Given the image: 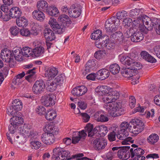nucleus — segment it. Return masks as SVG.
<instances>
[{
	"mask_svg": "<svg viewBox=\"0 0 160 160\" xmlns=\"http://www.w3.org/2000/svg\"><path fill=\"white\" fill-rule=\"evenodd\" d=\"M140 12L139 9H135L131 10L129 12L130 16L134 18H138L139 13Z\"/></svg>",
	"mask_w": 160,
	"mask_h": 160,
	"instance_id": "864d4df0",
	"label": "nucleus"
},
{
	"mask_svg": "<svg viewBox=\"0 0 160 160\" xmlns=\"http://www.w3.org/2000/svg\"><path fill=\"white\" fill-rule=\"evenodd\" d=\"M9 30L11 34L14 36H16L20 32L19 28L16 26L12 27Z\"/></svg>",
	"mask_w": 160,
	"mask_h": 160,
	"instance_id": "5fc2aeb1",
	"label": "nucleus"
},
{
	"mask_svg": "<svg viewBox=\"0 0 160 160\" xmlns=\"http://www.w3.org/2000/svg\"><path fill=\"white\" fill-rule=\"evenodd\" d=\"M58 71L57 68L53 67L48 68L45 73L46 77H47L48 79H52L58 74Z\"/></svg>",
	"mask_w": 160,
	"mask_h": 160,
	"instance_id": "f3484780",
	"label": "nucleus"
},
{
	"mask_svg": "<svg viewBox=\"0 0 160 160\" xmlns=\"http://www.w3.org/2000/svg\"><path fill=\"white\" fill-rule=\"evenodd\" d=\"M144 128V123L139 119H132L130 122L129 130L135 135H137L141 132Z\"/></svg>",
	"mask_w": 160,
	"mask_h": 160,
	"instance_id": "20e7f679",
	"label": "nucleus"
},
{
	"mask_svg": "<svg viewBox=\"0 0 160 160\" xmlns=\"http://www.w3.org/2000/svg\"><path fill=\"white\" fill-rule=\"evenodd\" d=\"M131 63L128 65L130 66L129 67L125 68L122 72V75L129 79L136 74H137L138 72V70L142 68L141 64L139 62H135Z\"/></svg>",
	"mask_w": 160,
	"mask_h": 160,
	"instance_id": "f03ea898",
	"label": "nucleus"
},
{
	"mask_svg": "<svg viewBox=\"0 0 160 160\" xmlns=\"http://www.w3.org/2000/svg\"><path fill=\"white\" fill-rule=\"evenodd\" d=\"M66 28V27L64 26L62 23H58L52 29L56 33L61 34L64 32Z\"/></svg>",
	"mask_w": 160,
	"mask_h": 160,
	"instance_id": "c756f323",
	"label": "nucleus"
},
{
	"mask_svg": "<svg viewBox=\"0 0 160 160\" xmlns=\"http://www.w3.org/2000/svg\"><path fill=\"white\" fill-rule=\"evenodd\" d=\"M108 138L110 142H112L116 139V133L114 132H111L108 135Z\"/></svg>",
	"mask_w": 160,
	"mask_h": 160,
	"instance_id": "338daca9",
	"label": "nucleus"
},
{
	"mask_svg": "<svg viewBox=\"0 0 160 160\" xmlns=\"http://www.w3.org/2000/svg\"><path fill=\"white\" fill-rule=\"evenodd\" d=\"M99 130L100 132L103 135H106L108 131L107 128L104 125L99 126Z\"/></svg>",
	"mask_w": 160,
	"mask_h": 160,
	"instance_id": "0e129e2a",
	"label": "nucleus"
},
{
	"mask_svg": "<svg viewBox=\"0 0 160 160\" xmlns=\"http://www.w3.org/2000/svg\"><path fill=\"white\" fill-rule=\"evenodd\" d=\"M55 139L53 135L48 132L43 133L42 136L41 140L47 144H52L55 142Z\"/></svg>",
	"mask_w": 160,
	"mask_h": 160,
	"instance_id": "f8f14e48",
	"label": "nucleus"
},
{
	"mask_svg": "<svg viewBox=\"0 0 160 160\" xmlns=\"http://www.w3.org/2000/svg\"><path fill=\"white\" fill-rule=\"evenodd\" d=\"M32 146L34 149H37L41 146V143L38 141H33L31 142Z\"/></svg>",
	"mask_w": 160,
	"mask_h": 160,
	"instance_id": "bf43d9fd",
	"label": "nucleus"
},
{
	"mask_svg": "<svg viewBox=\"0 0 160 160\" xmlns=\"http://www.w3.org/2000/svg\"><path fill=\"white\" fill-rule=\"evenodd\" d=\"M58 23H62L64 26L67 27L71 23V21L69 17L65 14H62L58 18Z\"/></svg>",
	"mask_w": 160,
	"mask_h": 160,
	"instance_id": "2eb2a0df",
	"label": "nucleus"
},
{
	"mask_svg": "<svg viewBox=\"0 0 160 160\" xmlns=\"http://www.w3.org/2000/svg\"><path fill=\"white\" fill-rule=\"evenodd\" d=\"M80 115L82 116L83 121L88 122L89 120L90 117L86 113H80Z\"/></svg>",
	"mask_w": 160,
	"mask_h": 160,
	"instance_id": "052dcab7",
	"label": "nucleus"
},
{
	"mask_svg": "<svg viewBox=\"0 0 160 160\" xmlns=\"http://www.w3.org/2000/svg\"><path fill=\"white\" fill-rule=\"evenodd\" d=\"M57 116L56 112L53 110L48 111L45 115V118L48 120L52 121L55 119Z\"/></svg>",
	"mask_w": 160,
	"mask_h": 160,
	"instance_id": "e433bc0d",
	"label": "nucleus"
},
{
	"mask_svg": "<svg viewBox=\"0 0 160 160\" xmlns=\"http://www.w3.org/2000/svg\"><path fill=\"white\" fill-rule=\"evenodd\" d=\"M36 112L40 115H45L46 109L42 106H38L36 109Z\"/></svg>",
	"mask_w": 160,
	"mask_h": 160,
	"instance_id": "3c124183",
	"label": "nucleus"
},
{
	"mask_svg": "<svg viewBox=\"0 0 160 160\" xmlns=\"http://www.w3.org/2000/svg\"><path fill=\"white\" fill-rule=\"evenodd\" d=\"M11 123L8 126V129L9 131L11 134V136H12V134L14 133L15 132V130L17 128V126H15L14 124H13L12 122H10Z\"/></svg>",
	"mask_w": 160,
	"mask_h": 160,
	"instance_id": "680f3d73",
	"label": "nucleus"
},
{
	"mask_svg": "<svg viewBox=\"0 0 160 160\" xmlns=\"http://www.w3.org/2000/svg\"><path fill=\"white\" fill-rule=\"evenodd\" d=\"M95 61V60L93 59L88 60L86 65L87 70L89 69L91 71L95 69L96 67Z\"/></svg>",
	"mask_w": 160,
	"mask_h": 160,
	"instance_id": "58836bf2",
	"label": "nucleus"
},
{
	"mask_svg": "<svg viewBox=\"0 0 160 160\" xmlns=\"http://www.w3.org/2000/svg\"><path fill=\"white\" fill-rule=\"evenodd\" d=\"M144 36L143 34L141 32L137 31V30H136L132 37L131 38L132 41L135 42H139L143 39Z\"/></svg>",
	"mask_w": 160,
	"mask_h": 160,
	"instance_id": "cd10ccee",
	"label": "nucleus"
},
{
	"mask_svg": "<svg viewBox=\"0 0 160 160\" xmlns=\"http://www.w3.org/2000/svg\"><path fill=\"white\" fill-rule=\"evenodd\" d=\"M92 134L95 135V137L97 138L98 137H101V134L99 133L100 132L99 126H96L93 130L92 131Z\"/></svg>",
	"mask_w": 160,
	"mask_h": 160,
	"instance_id": "e2e57ef3",
	"label": "nucleus"
},
{
	"mask_svg": "<svg viewBox=\"0 0 160 160\" xmlns=\"http://www.w3.org/2000/svg\"><path fill=\"white\" fill-rule=\"evenodd\" d=\"M15 114L13 115L12 118H11L10 120V122H12L13 124H14L15 126H18L20 124L22 123L23 122V118L21 117H18Z\"/></svg>",
	"mask_w": 160,
	"mask_h": 160,
	"instance_id": "72a5a7b5",
	"label": "nucleus"
},
{
	"mask_svg": "<svg viewBox=\"0 0 160 160\" xmlns=\"http://www.w3.org/2000/svg\"><path fill=\"white\" fill-rule=\"evenodd\" d=\"M46 12L50 16H54L56 17L57 14L59 13V11L56 8L49 6L47 12Z\"/></svg>",
	"mask_w": 160,
	"mask_h": 160,
	"instance_id": "79ce46f5",
	"label": "nucleus"
},
{
	"mask_svg": "<svg viewBox=\"0 0 160 160\" xmlns=\"http://www.w3.org/2000/svg\"><path fill=\"white\" fill-rule=\"evenodd\" d=\"M141 57L145 60L151 63L156 62V60L147 52L143 51L141 52Z\"/></svg>",
	"mask_w": 160,
	"mask_h": 160,
	"instance_id": "393cba45",
	"label": "nucleus"
},
{
	"mask_svg": "<svg viewBox=\"0 0 160 160\" xmlns=\"http://www.w3.org/2000/svg\"><path fill=\"white\" fill-rule=\"evenodd\" d=\"M159 139V137L156 134L151 135L147 138V141L150 143L154 144L157 142Z\"/></svg>",
	"mask_w": 160,
	"mask_h": 160,
	"instance_id": "a18cd8bd",
	"label": "nucleus"
},
{
	"mask_svg": "<svg viewBox=\"0 0 160 160\" xmlns=\"http://www.w3.org/2000/svg\"><path fill=\"white\" fill-rule=\"evenodd\" d=\"M84 136V137L87 136L86 133L84 132V130H82L81 132H73L72 135V137H76L77 136Z\"/></svg>",
	"mask_w": 160,
	"mask_h": 160,
	"instance_id": "4d7b16f0",
	"label": "nucleus"
},
{
	"mask_svg": "<svg viewBox=\"0 0 160 160\" xmlns=\"http://www.w3.org/2000/svg\"><path fill=\"white\" fill-rule=\"evenodd\" d=\"M43 12L38 10H34L32 13V16L34 18L40 21H42L45 18V16Z\"/></svg>",
	"mask_w": 160,
	"mask_h": 160,
	"instance_id": "bb28decb",
	"label": "nucleus"
},
{
	"mask_svg": "<svg viewBox=\"0 0 160 160\" xmlns=\"http://www.w3.org/2000/svg\"><path fill=\"white\" fill-rule=\"evenodd\" d=\"M17 25L20 27H26L28 24V20L24 17L18 18L16 19Z\"/></svg>",
	"mask_w": 160,
	"mask_h": 160,
	"instance_id": "2f4dec72",
	"label": "nucleus"
},
{
	"mask_svg": "<svg viewBox=\"0 0 160 160\" xmlns=\"http://www.w3.org/2000/svg\"><path fill=\"white\" fill-rule=\"evenodd\" d=\"M44 34L47 41H52L55 38L54 33L49 28H46L44 31Z\"/></svg>",
	"mask_w": 160,
	"mask_h": 160,
	"instance_id": "412c9836",
	"label": "nucleus"
},
{
	"mask_svg": "<svg viewBox=\"0 0 160 160\" xmlns=\"http://www.w3.org/2000/svg\"><path fill=\"white\" fill-rule=\"evenodd\" d=\"M129 126L130 122L129 124L125 122L122 123L120 125V133H123V134L125 135V136H128V129H129Z\"/></svg>",
	"mask_w": 160,
	"mask_h": 160,
	"instance_id": "c85d7f7f",
	"label": "nucleus"
},
{
	"mask_svg": "<svg viewBox=\"0 0 160 160\" xmlns=\"http://www.w3.org/2000/svg\"><path fill=\"white\" fill-rule=\"evenodd\" d=\"M20 33L21 35L24 37H29L31 34L37 35L38 34L37 31L34 32L32 31L30 32L28 29L26 28L21 29L20 30Z\"/></svg>",
	"mask_w": 160,
	"mask_h": 160,
	"instance_id": "7c9ffc66",
	"label": "nucleus"
},
{
	"mask_svg": "<svg viewBox=\"0 0 160 160\" xmlns=\"http://www.w3.org/2000/svg\"><path fill=\"white\" fill-rule=\"evenodd\" d=\"M109 70L113 74L118 73L120 70V68L118 64L114 63L111 64L109 67Z\"/></svg>",
	"mask_w": 160,
	"mask_h": 160,
	"instance_id": "a19ab883",
	"label": "nucleus"
},
{
	"mask_svg": "<svg viewBox=\"0 0 160 160\" xmlns=\"http://www.w3.org/2000/svg\"><path fill=\"white\" fill-rule=\"evenodd\" d=\"M90 140L93 142L94 148L98 150H101L104 149L107 144V141L101 137H94Z\"/></svg>",
	"mask_w": 160,
	"mask_h": 160,
	"instance_id": "423d86ee",
	"label": "nucleus"
},
{
	"mask_svg": "<svg viewBox=\"0 0 160 160\" xmlns=\"http://www.w3.org/2000/svg\"><path fill=\"white\" fill-rule=\"evenodd\" d=\"M30 126L28 124H24L20 127L19 128V132L20 133L26 136L28 132L30 131Z\"/></svg>",
	"mask_w": 160,
	"mask_h": 160,
	"instance_id": "c03bdc74",
	"label": "nucleus"
},
{
	"mask_svg": "<svg viewBox=\"0 0 160 160\" xmlns=\"http://www.w3.org/2000/svg\"><path fill=\"white\" fill-rule=\"evenodd\" d=\"M23 53V52L22 50L16 49L12 50L11 57H13L17 60H19V58H21V55H22Z\"/></svg>",
	"mask_w": 160,
	"mask_h": 160,
	"instance_id": "c9c22d12",
	"label": "nucleus"
},
{
	"mask_svg": "<svg viewBox=\"0 0 160 160\" xmlns=\"http://www.w3.org/2000/svg\"><path fill=\"white\" fill-rule=\"evenodd\" d=\"M45 88L44 82L42 80L36 81L33 86L32 91L35 94H39L44 91Z\"/></svg>",
	"mask_w": 160,
	"mask_h": 160,
	"instance_id": "1a4fd4ad",
	"label": "nucleus"
},
{
	"mask_svg": "<svg viewBox=\"0 0 160 160\" xmlns=\"http://www.w3.org/2000/svg\"><path fill=\"white\" fill-rule=\"evenodd\" d=\"M87 91V88L84 86H80L74 88L71 91L74 95L80 96L84 94Z\"/></svg>",
	"mask_w": 160,
	"mask_h": 160,
	"instance_id": "ddd939ff",
	"label": "nucleus"
},
{
	"mask_svg": "<svg viewBox=\"0 0 160 160\" xmlns=\"http://www.w3.org/2000/svg\"><path fill=\"white\" fill-rule=\"evenodd\" d=\"M44 52V48L40 46L33 49V57H38L42 55Z\"/></svg>",
	"mask_w": 160,
	"mask_h": 160,
	"instance_id": "473e14b6",
	"label": "nucleus"
},
{
	"mask_svg": "<svg viewBox=\"0 0 160 160\" xmlns=\"http://www.w3.org/2000/svg\"><path fill=\"white\" fill-rule=\"evenodd\" d=\"M103 87H98L95 90L97 92L101 95L106 94V100H103L104 102H106L107 108L110 109V112L113 108H115L118 105V103L115 101L119 97V94L117 91L111 89L109 91L105 89L102 90Z\"/></svg>",
	"mask_w": 160,
	"mask_h": 160,
	"instance_id": "f257e3e1",
	"label": "nucleus"
},
{
	"mask_svg": "<svg viewBox=\"0 0 160 160\" xmlns=\"http://www.w3.org/2000/svg\"><path fill=\"white\" fill-rule=\"evenodd\" d=\"M93 128V125L91 124L88 125H87L85 127V130L88 134V136L90 137V140L93 138L95 137V136H96V134L94 135L92 134Z\"/></svg>",
	"mask_w": 160,
	"mask_h": 160,
	"instance_id": "37998d69",
	"label": "nucleus"
},
{
	"mask_svg": "<svg viewBox=\"0 0 160 160\" xmlns=\"http://www.w3.org/2000/svg\"><path fill=\"white\" fill-rule=\"evenodd\" d=\"M145 152L144 151L140 148H138L134 149V155L137 156L138 160L141 157V155H143Z\"/></svg>",
	"mask_w": 160,
	"mask_h": 160,
	"instance_id": "603ef678",
	"label": "nucleus"
},
{
	"mask_svg": "<svg viewBox=\"0 0 160 160\" xmlns=\"http://www.w3.org/2000/svg\"><path fill=\"white\" fill-rule=\"evenodd\" d=\"M109 41V37L108 35L101 36L99 39L96 42L95 45L96 47L100 48L107 47L108 44H110Z\"/></svg>",
	"mask_w": 160,
	"mask_h": 160,
	"instance_id": "9d476101",
	"label": "nucleus"
},
{
	"mask_svg": "<svg viewBox=\"0 0 160 160\" xmlns=\"http://www.w3.org/2000/svg\"><path fill=\"white\" fill-rule=\"evenodd\" d=\"M26 136H28L31 138L35 139L37 138V134L35 131L30 129V131L28 132Z\"/></svg>",
	"mask_w": 160,
	"mask_h": 160,
	"instance_id": "13d9d810",
	"label": "nucleus"
},
{
	"mask_svg": "<svg viewBox=\"0 0 160 160\" xmlns=\"http://www.w3.org/2000/svg\"><path fill=\"white\" fill-rule=\"evenodd\" d=\"M136 30V28H130L128 29L126 32L124 33L125 36L127 38H129L133 37Z\"/></svg>",
	"mask_w": 160,
	"mask_h": 160,
	"instance_id": "8fccbe9b",
	"label": "nucleus"
},
{
	"mask_svg": "<svg viewBox=\"0 0 160 160\" xmlns=\"http://www.w3.org/2000/svg\"><path fill=\"white\" fill-rule=\"evenodd\" d=\"M54 152H58L56 155V160H70L75 158H81L84 155L83 153H78L72 156V157L68 158L70 152L68 150H63L59 147L53 149Z\"/></svg>",
	"mask_w": 160,
	"mask_h": 160,
	"instance_id": "7ed1b4c3",
	"label": "nucleus"
},
{
	"mask_svg": "<svg viewBox=\"0 0 160 160\" xmlns=\"http://www.w3.org/2000/svg\"><path fill=\"white\" fill-rule=\"evenodd\" d=\"M128 16V13L125 11H122L118 12L116 14V16L112 17L113 18H114L116 21L117 24H120V20L122 19H124L126 18Z\"/></svg>",
	"mask_w": 160,
	"mask_h": 160,
	"instance_id": "b1692460",
	"label": "nucleus"
},
{
	"mask_svg": "<svg viewBox=\"0 0 160 160\" xmlns=\"http://www.w3.org/2000/svg\"><path fill=\"white\" fill-rule=\"evenodd\" d=\"M105 53V51L99 50L96 52L94 54V57L97 59H100L102 57V55Z\"/></svg>",
	"mask_w": 160,
	"mask_h": 160,
	"instance_id": "69168bd1",
	"label": "nucleus"
},
{
	"mask_svg": "<svg viewBox=\"0 0 160 160\" xmlns=\"http://www.w3.org/2000/svg\"><path fill=\"white\" fill-rule=\"evenodd\" d=\"M121 61L125 65H129L131 63L135 62L132 58L127 56H122L121 59Z\"/></svg>",
	"mask_w": 160,
	"mask_h": 160,
	"instance_id": "ea45409f",
	"label": "nucleus"
},
{
	"mask_svg": "<svg viewBox=\"0 0 160 160\" xmlns=\"http://www.w3.org/2000/svg\"><path fill=\"white\" fill-rule=\"evenodd\" d=\"M120 133L121 135L118 134L117 135V136L119 139L123 140L122 142V144H128V142H130L132 143H133L134 141L132 140V138L130 137L126 138L127 136H125V135L123 134V133Z\"/></svg>",
	"mask_w": 160,
	"mask_h": 160,
	"instance_id": "a878e982",
	"label": "nucleus"
},
{
	"mask_svg": "<svg viewBox=\"0 0 160 160\" xmlns=\"http://www.w3.org/2000/svg\"><path fill=\"white\" fill-rule=\"evenodd\" d=\"M152 22L153 24L154 28L156 33L160 35V19L154 18Z\"/></svg>",
	"mask_w": 160,
	"mask_h": 160,
	"instance_id": "f704fd0d",
	"label": "nucleus"
},
{
	"mask_svg": "<svg viewBox=\"0 0 160 160\" xmlns=\"http://www.w3.org/2000/svg\"><path fill=\"white\" fill-rule=\"evenodd\" d=\"M14 58L13 57L11 56L5 61V62L8 63V64L10 67H12L14 65Z\"/></svg>",
	"mask_w": 160,
	"mask_h": 160,
	"instance_id": "774afa93",
	"label": "nucleus"
},
{
	"mask_svg": "<svg viewBox=\"0 0 160 160\" xmlns=\"http://www.w3.org/2000/svg\"><path fill=\"white\" fill-rule=\"evenodd\" d=\"M23 53L22 55L26 57L32 56L33 57V49L28 47H24L22 48Z\"/></svg>",
	"mask_w": 160,
	"mask_h": 160,
	"instance_id": "49530a36",
	"label": "nucleus"
},
{
	"mask_svg": "<svg viewBox=\"0 0 160 160\" xmlns=\"http://www.w3.org/2000/svg\"><path fill=\"white\" fill-rule=\"evenodd\" d=\"M130 148V147L129 146L120 147V149L118 152V157L123 160H126L128 159L130 156L128 151Z\"/></svg>",
	"mask_w": 160,
	"mask_h": 160,
	"instance_id": "9b49d317",
	"label": "nucleus"
},
{
	"mask_svg": "<svg viewBox=\"0 0 160 160\" xmlns=\"http://www.w3.org/2000/svg\"><path fill=\"white\" fill-rule=\"evenodd\" d=\"M37 7L38 10L46 12H47L49 7L48 6V4L46 1L42 0L37 2Z\"/></svg>",
	"mask_w": 160,
	"mask_h": 160,
	"instance_id": "5701e85b",
	"label": "nucleus"
},
{
	"mask_svg": "<svg viewBox=\"0 0 160 160\" xmlns=\"http://www.w3.org/2000/svg\"><path fill=\"white\" fill-rule=\"evenodd\" d=\"M79 11L77 9L74 10H69L68 15L71 18H77L80 15L81 12Z\"/></svg>",
	"mask_w": 160,
	"mask_h": 160,
	"instance_id": "de8ad7c7",
	"label": "nucleus"
},
{
	"mask_svg": "<svg viewBox=\"0 0 160 160\" xmlns=\"http://www.w3.org/2000/svg\"><path fill=\"white\" fill-rule=\"evenodd\" d=\"M57 86V84L53 79H49L47 80L45 84L46 89L51 92L55 90Z\"/></svg>",
	"mask_w": 160,
	"mask_h": 160,
	"instance_id": "4be33fe9",
	"label": "nucleus"
},
{
	"mask_svg": "<svg viewBox=\"0 0 160 160\" xmlns=\"http://www.w3.org/2000/svg\"><path fill=\"white\" fill-rule=\"evenodd\" d=\"M54 95L51 93H46L42 96L41 99L42 104L46 107H51L55 104L53 99Z\"/></svg>",
	"mask_w": 160,
	"mask_h": 160,
	"instance_id": "6e6552de",
	"label": "nucleus"
},
{
	"mask_svg": "<svg viewBox=\"0 0 160 160\" xmlns=\"http://www.w3.org/2000/svg\"><path fill=\"white\" fill-rule=\"evenodd\" d=\"M112 17L108 19L105 23V28L107 32H113L118 29V26L119 24H117L116 21Z\"/></svg>",
	"mask_w": 160,
	"mask_h": 160,
	"instance_id": "0eeeda50",
	"label": "nucleus"
},
{
	"mask_svg": "<svg viewBox=\"0 0 160 160\" xmlns=\"http://www.w3.org/2000/svg\"><path fill=\"white\" fill-rule=\"evenodd\" d=\"M12 105L8 109V115H14L16 113L17 115L19 113L17 111L20 110L22 108V101L18 99H15L12 102Z\"/></svg>",
	"mask_w": 160,
	"mask_h": 160,
	"instance_id": "39448f33",
	"label": "nucleus"
},
{
	"mask_svg": "<svg viewBox=\"0 0 160 160\" xmlns=\"http://www.w3.org/2000/svg\"><path fill=\"white\" fill-rule=\"evenodd\" d=\"M142 22L144 25L147 31H151L152 30L153 27V24L150 20V18L147 16L142 17Z\"/></svg>",
	"mask_w": 160,
	"mask_h": 160,
	"instance_id": "a211bd4d",
	"label": "nucleus"
},
{
	"mask_svg": "<svg viewBox=\"0 0 160 160\" xmlns=\"http://www.w3.org/2000/svg\"><path fill=\"white\" fill-rule=\"evenodd\" d=\"M110 74L109 71L106 69H102L98 70L96 73V79L103 80L108 78Z\"/></svg>",
	"mask_w": 160,
	"mask_h": 160,
	"instance_id": "4468645a",
	"label": "nucleus"
},
{
	"mask_svg": "<svg viewBox=\"0 0 160 160\" xmlns=\"http://www.w3.org/2000/svg\"><path fill=\"white\" fill-rule=\"evenodd\" d=\"M12 55V52L8 49H3L1 52V57L3 60H6Z\"/></svg>",
	"mask_w": 160,
	"mask_h": 160,
	"instance_id": "4c0bfd02",
	"label": "nucleus"
},
{
	"mask_svg": "<svg viewBox=\"0 0 160 160\" xmlns=\"http://www.w3.org/2000/svg\"><path fill=\"white\" fill-rule=\"evenodd\" d=\"M8 13L11 18H17L21 16L22 12L18 8L13 7L9 10Z\"/></svg>",
	"mask_w": 160,
	"mask_h": 160,
	"instance_id": "dca6fc26",
	"label": "nucleus"
},
{
	"mask_svg": "<svg viewBox=\"0 0 160 160\" xmlns=\"http://www.w3.org/2000/svg\"><path fill=\"white\" fill-rule=\"evenodd\" d=\"M121 106L118 104V106L115 108L111 110L110 112V115L112 117H118L124 113V109L121 107Z\"/></svg>",
	"mask_w": 160,
	"mask_h": 160,
	"instance_id": "6ab92c4d",
	"label": "nucleus"
},
{
	"mask_svg": "<svg viewBox=\"0 0 160 160\" xmlns=\"http://www.w3.org/2000/svg\"><path fill=\"white\" fill-rule=\"evenodd\" d=\"M54 128L53 125L52 123L48 124L45 125L44 130L47 131L46 132H48V133H50V132L53 131Z\"/></svg>",
	"mask_w": 160,
	"mask_h": 160,
	"instance_id": "6e6d98bb",
	"label": "nucleus"
},
{
	"mask_svg": "<svg viewBox=\"0 0 160 160\" xmlns=\"http://www.w3.org/2000/svg\"><path fill=\"white\" fill-rule=\"evenodd\" d=\"M65 79V77L63 75H59L57 76L55 79H53L57 85L62 84Z\"/></svg>",
	"mask_w": 160,
	"mask_h": 160,
	"instance_id": "09e8293b",
	"label": "nucleus"
},
{
	"mask_svg": "<svg viewBox=\"0 0 160 160\" xmlns=\"http://www.w3.org/2000/svg\"><path fill=\"white\" fill-rule=\"evenodd\" d=\"M123 38L122 33L120 32H117L111 35L110 40L111 42H117L118 41L121 42L122 41Z\"/></svg>",
	"mask_w": 160,
	"mask_h": 160,
	"instance_id": "aec40b11",
	"label": "nucleus"
}]
</instances>
